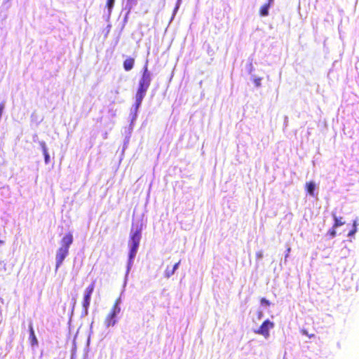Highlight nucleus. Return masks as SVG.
<instances>
[{"mask_svg": "<svg viewBox=\"0 0 359 359\" xmlns=\"http://www.w3.org/2000/svg\"><path fill=\"white\" fill-rule=\"evenodd\" d=\"M141 238L142 226L139 225H133L130 233V239L128 241L129 255L126 278L128 276V273L133 265L134 259L137 255Z\"/></svg>", "mask_w": 359, "mask_h": 359, "instance_id": "f257e3e1", "label": "nucleus"}, {"mask_svg": "<svg viewBox=\"0 0 359 359\" xmlns=\"http://www.w3.org/2000/svg\"><path fill=\"white\" fill-rule=\"evenodd\" d=\"M73 242V236L71 233L66 234L60 241V247L55 255V271L62 265L65 259L69 255V249Z\"/></svg>", "mask_w": 359, "mask_h": 359, "instance_id": "f03ea898", "label": "nucleus"}, {"mask_svg": "<svg viewBox=\"0 0 359 359\" xmlns=\"http://www.w3.org/2000/svg\"><path fill=\"white\" fill-rule=\"evenodd\" d=\"M121 298L119 297L118 299H116L109 313L106 316L104 323L107 327H113L116 324L118 321L117 316L121 312Z\"/></svg>", "mask_w": 359, "mask_h": 359, "instance_id": "7ed1b4c3", "label": "nucleus"}, {"mask_svg": "<svg viewBox=\"0 0 359 359\" xmlns=\"http://www.w3.org/2000/svg\"><path fill=\"white\" fill-rule=\"evenodd\" d=\"M94 288H95V284L91 283L84 290L83 299V302H82V306H83L82 315L83 316H86L88 314V308L90 306L91 295L93 292Z\"/></svg>", "mask_w": 359, "mask_h": 359, "instance_id": "20e7f679", "label": "nucleus"}, {"mask_svg": "<svg viewBox=\"0 0 359 359\" xmlns=\"http://www.w3.org/2000/svg\"><path fill=\"white\" fill-rule=\"evenodd\" d=\"M151 81V74L148 70L147 62L144 67V70H143L142 77L140 78V79L139 81L138 88H141V89L147 90L150 86Z\"/></svg>", "mask_w": 359, "mask_h": 359, "instance_id": "39448f33", "label": "nucleus"}, {"mask_svg": "<svg viewBox=\"0 0 359 359\" xmlns=\"http://www.w3.org/2000/svg\"><path fill=\"white\" fill-rule=\"evenodd\" d=\"M274 327V323L269 320H266L255 333L264 336L265 339L269 337V330Z\"/></svg>", "mask_w": 359, "mask_h": 359, "instance_id": "423d86ee", "label": "nucleus"}, {"mask_svg": "<svg viewBox=\"0 0 359 359\" xmlns=\"http://www.w3.org/2000/svg\"><path fill=\"white\" fill-rule=\"evenodd\" d=\"M147 90L138 88L136 95H135V103H137V105H141L142 102L146 95Z\"/></svg>", "mask_w": 359, "mask_h": 359, "instance_id": "0eeeda50", "label": "nucleus"}, {"mask_svg": "<svg viewBox=\"0 0 359 359\" xmlns=\"http://www.w3.org/2000/svg\"><path fill=\"white\" fill-rule=\"evenodd\" d=\"M29 340H30L31 345L32 346L38 345V341H37L36 337L34 334V331L32 324H29Z\"/></svg>", "mask_w": 359, "mask_h": 359, "instance_id": "6e6552de", "label": "nucleus"}, {"mask_svg": "<svg viewBox=\"0 0 359 359\" xmlns=\"http://www.w3.org/2000/svg\"><path fill=\"white\" fill-rule=\"evenodd\" d=\"M135 60L129 57L123 62V67L126 71H130L133 68Z\"/></svg>", "mask_w": 359, "mask_h": 359, "instance_id": "1a4fd4ad", "label": "nucleus"}, {"mask_svg": "<svg viewBox=\"0 0 359 359\" xmlns=\"http://www.w3.org/2000/svg\"><path fill=\"white\" fill-rule=\"evenodd\" d=\"M315 189H316L315 182H310L309 183H306V189H307V192L309 194V195L314 196Z\"/></svg>", "mask_w": 359, "mask_h": 359, "instance_id": "9d476101", "label": "nucleus"}, {"mask_svg": "<svg viewBox=\"0 0 359 359\" xmlns=\"http://www.w3.org/2000/svg\"><path fill=\"white\" fill-rule=\"evenodd\" d=\"M270 7H271V5L269 4H264V6H262L259 11L260 15L262 17L267 16L269 15V10Z\"/></svg>", "mask_w": 359, "mask_h": 359, "instance_id": "9b49d317", "label": "nucleus"}, {"mask_svg": "<svg viewBox=\"0 0 359 359\" xmlns=\"http://www.w3.org/2000/svg\"><path fill=\"white\" fill-rule=\"evenodd\" d=\"M332 217L334 220V224L333 226L334 228L341 226L345 223L344 221H342V217H337L334 213H332Z\"/></svg>", "mask_w": 359, "mask_h": 359, "instance_id": "f8f14e48", "label": "nucleus"}, {"mask_svg": "<svg viewBox=\"0 0 359 359\" xmlns=\"http://www.w3.org/2000/svg\"><path fill=\"white\" fill-rule=\"evenodd\" d=\"M140 107V105H137V103H135V105H133V107L131 108V114H133L132 121H133L134 120L136 119L137 114Z\"/></svg>", "mask_w": 359, "mask_h": 359, "instance_id": "ddd939ff", "label": "nucleus"}, {"mask_svg": "<svg viewBox=\"0 0 359 359\" xmlns=\"http://www.w3.org/2000/svg\"><path fill=\"white\" fill-rule=\"evenodd\" d=\"M175 273V271H174L172 269H170V267L168 266L164 271V277L166 278H169Z\"/></svg>", "mask_w": 359, "mask_h": 359, "instance_id": "4468645a", "label": "nucleus"}, {"mask_svg": "<svg viewBox=\"0 0 359 359\" xmlns=\"http://www.w3.org/2000/svg\"><path fill=\"white\" fill-rule=\"evenodd\" d=\"M114 1H115V0H107V6L108 10H109V14L111 13V9H112V8L114 6Z\"/></svg>", "mask_w": 359, "mask_h": 359, "instance_id": "2eb2a0df", "label": "nucleus"}, {"mask_svg": "<svg viewBox=\"0 0 359 359\" xmlns=\"http://www.w3.org/2000/svg\"><path fill=\"white\" fill-rule=\"evenodd\" d=\"M39 145L41 146V149H42V151H43V154H46V153H48V148L46 147V144L45 142L43 141H41L39 142Z\"/></svg>", "mask_w": 359, "mask_h": 359, "instance_id": "dca6fc26", "label": "nucleus"}, {"mask_svg": "<svg viewBox=\"0 0 359 359\" xmlns=\"http://www.w3.org/2000/svg\"><path fill=\"white\" fill-rule=\"evenodd\" d=\"M136 1L135 0H128L126 4V7L130 11L134 5H135Z\"/></svg>", "mask_w": 359, "mask_h": 359, "instance_id": "f3484780", "label": "nucleus"}, {"mask_svg": "<svg viewBox=\"0 0 359 359\" xmlns=\"http://www.w3.org/2000/svg\"><path fill=\"white\" fill-rule=\"evenodd\" d=\"M253 81H254L255 85L257 87H260L261 86V81H262V79L261 78L254 77Z\"/></svg>", "mask_w": 359, "mask_h": 359, "instance_id": "a211bd4d", "label": "nucleus"}, {"mask_svg": "<svg viewBox=\"0 0 359 359\" xmlns=\"http://www.w3.org/2000/svg\"><path fill=\"white\" fill-rule=\"evenodd\" d=\"M181 1L182 0H177V4H176V6L173 11V15H175L176 14V13L177 12L179 8H180V4H181ZM174 16H172L173 18Z\"/></svg>", "mask_w": 359, "mask_h": 359, "instance_id": "6ab92c4d", "label": "nucleus"}, {"mask_svg": "<svg viewBox=\"0 0 359 359\" xmlns=\"http://www.w3.org/2000/svg\"><path fill=\"white\" fill-rule=\"evenodd\" d=\"M43 156H44L45 163L48 164L49 163V161H50V156L48 154V152L46 153V154H43Z\"/></svg>", "mask_w": 359, "mask_h": 359, "instance_id": "aec40b11", "label": "nucleus"}, {"mask_svg": "<svg viewBox=\"0 0 359 359\" xmlns=\"http://www.w3.org/2000/svg\"><path fill=\"white\" fill-rule=\"evenodd\" d=\"M261 304L262 305L269 306V305H270V302L266 299L262 298L261 299Z\"/></svg>", "mask_w": 359, "mask_h": 359, "instance_id": "412c9836", "label": "nucleus"}, {"mask_svg": "<svg viewBox=\"0 0 359 359\" xmlns=\"http://www.w3.org/2000/svg\"><path fill=\"white\" fill-rule=\"evenodd\" d=\"M334 229L335 228L333 227V229L329 231V234L332 238H334L336 236V231Z\"/></svg>", "mask_w": 359, "mask_h": 359, "instance_id": "4be33fe9", "label": "nucleus"}, {"mask_svg": "<svg viewBox=\"0 0 359 359\" xmlns=\"http://www.w3.org/2000/svg\"><path fill=\"white\" fill-rule=\"evenodd\" d=\"M356 232H357V228H353V230H351V231L348 233V236H354V234H355Z\"/></svg>", "mask_w": 359, "mask_h": 359, "instance_id": "5701e85b", "label": "nucleus"}, {"mask_svg": "<svg viewBox=\"0 0 359 359\" xmlns=\"http://www.w3.org/2000/svg\"><path fill=\"white\" fill-rule=\"evenodd\" d=\"M256 257L257 259H261L263 257V254L261 251H259L256 253Z\"/></svg>", "mask_w": 359, "mask_h": 359, "instance_id": "b1692460", "label": "nucleus"}, {"mask_svg": "<svg viewBox=\"0 0 359 359\" xmlns=\"http://www.w3.org/2000/svg\"><path fill=\"white\" fill-rule=\"evenodd\" d=\"M180 264V262H178L177 263H176V264L173 266V267H172V269L174 271H176V270L179 268Z\"/></svg>", "mask_w": 359, "mask_h": 359, "instance_id": "393cba45", "label": "nucleus"}, {"mask_svg": "<svg viewBox=\"0 0 359 359\" xmlns=\"http://www.w3.org/2000/svg\"><path fill=\"white\" fill-rule=\"evenodd\" d=\"M290 248H288L287 250V252L285 254V259L286 260V259L289 257V254L290 252Z\"/></svg>", "mask_w": 359, "mask_h": 359, "instance_id": "a878e982", "label": "nucleus"}, {"mask_svg": "<svg viewBox=\"0 0 359 359\" xmlns=\"http://www.w3.org/2000/svg\"><path fill=\"white\" fill-rule=\"evenodd\" d=\"M357 225H358V224H357V221H356V220H355V221L353 222V228H357Z\"/></svg>", "mask_w": 359, "mask_h": 359, "instance_id": "bb28decb", "label": "nucleus"}, {"mask_svg": "<svg viewBox=\"0 0 359 359\" xmlns=\"http://www.w3.org/2000/svg\"><path fill=\"white\" fill-rule=\"evenodd\" d=\"M268 1H269L268 4H270L271 6L273 4V1H274V0H268Z\"/></svg>", "mask_w": 359, "mask_h": 359, "instance_id": "cd10ccee", "label": "nucleus"}, {"mask_svg": "<svg viewBox=\"0 0 359 359\" xmlns=\"http://www.w3.org/2000/svg\"><path fill=\"white\" fill-rule=\"evenodd\" d=\"M262 316V312H259V318H261Z\"/></svg>", "mask_w": 359, "mask_h": 359, "instance_id": "c85d7f7f", "label": "nucleus"}]
</instances>
